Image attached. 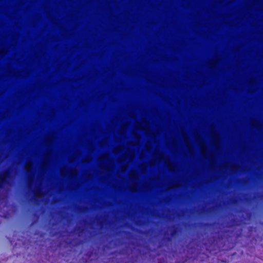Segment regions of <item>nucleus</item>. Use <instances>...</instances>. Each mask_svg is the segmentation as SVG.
<instances>
[{
	"label": "nucleus",
	"mask_w": 263,
	"mask_h": 263,
	"mask_svg": "<svg viewBox=\"0 0 263 263\" xmlns=\"http://www.w3.org/2000/svg\"><path fill=\"white\" fill-rule=\"evenodd\" d=\"M10 177V173L6 170L0 175V188L3 189L7 184V179Z\"/></svg>",
	"instance_id": "1"
},
{
	"label": "nucleus",
	"mask_w": 263,
	"mask_h": 263,
	"mask_svg": "<svg viewBox=\"0 0 263 263\" xmlns=\"http://www.w3.org/2000/svg\"><path fill=\"white\" fill-rule=\"evenodd\" d=\"M216 248V245L214 243V242L212 243L211 244V246H210V248L208 249V250L209 251L210 253H211L212 251L213 250H215Z\"/></svg>",
	"instance_id": "2"
},
{
	"label": "nucleus",
	"mask_w": 263,
	"mask_h": 263,
	"mask_svg": "<svg viewBox=\"0 0 263 263\" xmlns=\"http://www.w3.org/2000/svg\"><path fill=\"white\" fill-rule=\"evenodd\" d=\"M178 232V229L177 228H175L173 230V231H172L171 232V235L172 236H174L175 235H176L177 234V233Z\"/></svg>",
	"instance_id": "3"
},
{
	"label": "nucleus",
	"mask_w": 263,
	"mask_h": 263,
	"mask_svg": "<svg viewBox=\"0 0 263 263\" xmlns=\"http://www.w3.org/2000/svg\"><path fill=\"white\" fill-rule=\"evenodd\" d=\"M32 181V179L31 178H30L29 179V181H28V185H29V186H30L32 184V183L33 182Z\"/></svg>",
	"instance_id": "4"
},
{
	"label": "nucleus",
	"mask_w": 263,
	"mask_h": 263,
	"mask_svg": "<svg viewBox=\"0 0 263 263\" xmlns=\"http://www.w3.org/2000/svg\"><path fill=\"white\" fill-rule=\"evenodd\" d=\"M37 192H38V190H35V191L34 192V194H35V195H36Z\"/></svg>",
	"instance_id": "5"
}]
</instances>
